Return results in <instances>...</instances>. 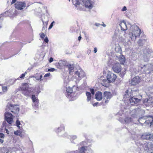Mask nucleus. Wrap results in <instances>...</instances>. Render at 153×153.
Here are the masks:
<instances>
[{
    "instance_id": "nucleus-1",
    "label": "nucleus",
    "mask_w": 153,
    "mask_h": 153,
    "mask_svg": "<svg viewBox=\"0 0 153 153\" xmlns=\"http://www.w3.org/2000/svg\"><path fill=\"white\" fill-rule=\"evenodd\" d=\"M128 25L131 26L129 36L132 41H135L136 39L139 37L141 34V30L137 25H131V24Z\"/></svg>"
},
{
    "instance_id": "nucleus-2",
    "label": "nucleus",
    "mask_w": 153,
    "mask_h": 153,
    "mask_svg": "<svg viewBox=\"0 0 153 153\" xmlns=\"http://www.w3.org/2000/svg\"><path fill=\"white\" fill-rule=\"evenodd\" d=\"M56 66H59L60 67L64 66L75 67V66H76V65H75V63L73 61L67 62L65 60H60L56 64Z\"/></svg>"
},
{
    "instance_id": "nucleus-3",
    "label": "nucleus",
    "mask_w": 153,
    "mask_h": 153,
    "mask_svg": "<svg viewBox=\"0 0 153 153\" xmlns=\"http://www.w3.org/2000/svg\"><path fill=\"white\" fill-rule=\"evenodd\" d=\"M138 121L140 123L144 122L145 124L149 125L150 124V126L153 124V118L152 116H148L147 117H143L139 118Z\"/></svg>"
},
{
    "instance_id": "nucleus-4",
    "label": "nucleus",
    "mask_w": 153,
    "mask_h": 153,
    "mask_svg": "<svg viewBox=\"0 0 153 153\" xmlns=\"http://www.w3.org/2000/svg\"><path fill=\"white\" fill-rule=\"evenodd\" d=\"M6 111H10L14 114H17L19 111V107L18 105L8 103L6 108Z\"/></svg>"
},
{
    "instance_id": "nucleus-5",
    "label": "nucleus",
    "mask_w": 153,
    "mask_h": 153,
    "mask_svg": "<svg viewBox=\"0 0 153 153\" xmlns=\"http://www.w3.org/2000/svg\"><path fill=\"white\" fill-rule=\"evenodd\" d=\"M48 47L45 45H42L41 48V53H38L36 55V57L38 60H42L46 53L47 52Z\"/></svg>"
},
{
    "instance_id": "nucleus-6",
    "label": "nucleus",
    "mask_w": 153,
    "mask_h": 153,
    "mask_svg": "<svg viewBox=\"0 0 153 153\" xmlns=\"http://www.w3.org/2000/svg\"><path fill=\"white\" fill-rule=\"evenodd\" d=\"M137 145L140 148L142 146L144 150L147 152L152 150V144L151 143H142L140 142L139 143H137Z\"/></svg>"
},
{
    "instance_id": "nucleus-7",
    "label": "nucleus",
    "mask_w": 153,
    "mask_h": 153,
    "mask_svg": "<svg viewBox=\"0 0 153 153\" xmlns=\"http://www.w3.org/2000/svg\"><path fill=\"white\" fill-rule=\"evenodd\" d=\"M153 53L151 50L147 49L144 51L143 55V59L145 62H148L149 60L150 57L152 56Z\"/></svg>"
},
{
    "instance_id": "nucleus-8",
    "label": "nucleus",
    "mask_w": 153,
    "mask_h": 153,
    "mask_svg": "<svg viewBox=\"0 0 153 153\" xmlns=\"http://www.w3.org/2000/svg\"><path fill=\"white\" fill-rule=\"evenodd\" d=\"M7 111L4 113V117L5 120L8 123L11 125L13 122V116L11 114Z\"/></svg>"
},
{
    "instance_id": "nucleus-9",
    "label": "nucleus",
    "mask_w": 153,
    "mask_h": 153,
    "mask_svg": "<svg viewBox=\"0 0 153 153\" xmlns=\"http://www.w3.org/2000/svg\"><path fill=\"white\" fill-rule=\"evenodd\" d=\"M94 1V0H82V2L86 8L90 9L93 7Z\"/></svg>"
},
{
    "instance_id": "nucleus-10",
    "label": "nucleus",
    "mask_w": 153,
    "mask_h": 153,
    "mask_svg": "<svg viewBox=\"0 0 153 153\" xmlns=\"http://www.w3.org/2000/svg\"><path fill=\"white\" fill-rule=\"evenodd\" d=\"M117 78L115 74L111 72H109L107 76V79L111 82H114Z\"/></svg>"
},
{
    "instance_id": "nucleus-11",
    "label": "nucleus",
    "mask_w": 153,
    "mask_h": 153,
    "mask_svg": "<svg viewBox=\"0 0 153 153\" xmlns=\"http://www.w3.org/2000/svg\"><path fill=\"white\" fill-rule=\"evenodd\" d=\"M26 6L25 2L20 1L17 2L15 4V7L18 10H22Z\"/></svg>"
},
{
    "instance_id": "nucleus-12",
    "label": "nucleus",
    "mask_w": 153,
    "mask_h": 153,
    "mask_svg": "<svg viewBox=\"0 0 153 153\" xmlns=\"http://www.w3.org/2000/svg\"><path fill=\"white\" fill-rule=\"evenodd\" d=\"M112 97V94L111 92L108 91L104 92L103 97L105 100H106L105 101L106 103H107L108 102V100H110Z\"/></svg>"
},
{
    "instance_id": "nucleus-13",
    "label": "nucleus",
    "mask_w": 153,
    "mask_h": 153,
    "mask_svg": "<svg viewBox=\"0 0 153 153\" xmlns=\"http://www.w3.org/2000/svg\"><path fill=\"white\" fill-rule=\"evenodd\" d=\"M153 102V97H148L145 99L143 101V103L146 106L151 105Z\"/></svg>"
},
{
    "instance_id": "nucleus-14",
    "label": "nucleus",
    "mask_w": 153,
    "mask_h": 153,
    "mask_svg": "<svg viewBox=\"0 0 153 153\" xmlns=\"http://www.w3.org/2000/svg\"><path fill=\"white\" fill-rule=\"evenodd\" d=\"M108 66L112 67H119L120 66L119 63L117 62L116 61L110 59L108 62Z\"/></svg>"
},
{
    "instance_id": "nucleus-15",
    "label": "nucleus",
    "mask_w": 153,
    "mask_h": 153,
    "mask_svg": "<svg viewBox=\"0 0 153 153\" xmlns=\"http://www.w3.org/2000/svg\"><path fill=\"white\" fill-rule=\"evenodd\" d=\"M129 100L131 104L132 105H134L135 104H137L140 100V99L136 98L133 96L131 97L129 99Z\"/></svg>"
},
{
    "instance_id": "nucleus-16",
    "label": "nucleus",
    "mask_w": 153,
    "mask_h": 153,
    "mask_svg": "<svg viewBox=\"0 0 153 153\" xmlns=\"http://www.w3.org/2000/svg\"><path fill=\"white\" fill-rule=\"evenodd\" d=\"M129 24H128V25ZM119 25L121 27V30L124 31L126 30L127 29L128 27H131V26L128 25V26H127L125 22L124 21L121 22L120 24Z\"/></svg>"
},
{
    "instance_id": "nucleus-17",
    "label": "nucleus",
    "mask_w": 153,
    "mask_h": 153,
    "mask_svg": "<svg viewBox=\"0 0 153 153\" xmlns=\"http://www.w3.org/2000/svg\"><path fill=\"white\" fill-rule=\"evenodd\" d=\"M87 147L83 146L79 149L78 151H72L71 153H83L87 151L86 148Z\"/></svg>"
},
{
    "instance_id": "nucleus-18",
    "label": "nucleus",
    "mask_w": 153,
    "mask_h": 153,
    "mask_svg": "<svg viewBox=\"0 0 153 153\" xmlns=\"http://www.w3.org/2000/svg\"><path fill=\"white\" fill-rule=\"evenodd\" d=\"M133 94H131L130 92H129L128 90H127L125 92L124 94L123 95V98L124 100L128 99L127 100H129V99L131 97Z\"/></svg>"
},
{
    "instance_id": "nucleus-19",
    "label": "nucleus",
    "mask_w": 153,
    "mask_h": 153,
    "mask_svg": "<svg viewBox=\"0 0 153 153\" xmlns=\"http://www.w3.org/2000/svg\"><path fill=\"white\" fill-rule=\"evenodd\" d=\"M140 80L139 77L138 76H136L132 79L131 84L132 85H135L139 82Z\"/></svg>"
},
{
    "instance_id": "nucleus-20",
    "label": "nucleus",
    "mask_w": 153,
    "mask_h": 153,
    "mask_svg": "<svg viewBox=\"0 0 153 153\" xmlns=\"http://www.w3.org/2000/svg\"><path fill=\"white\" fill-rule=\"evenodd\" d=\"M117 59H118L119 61L120 62V64L121 65H123L125 62V59L123 56L121 54L120 55L118 56L116 55Z\"/></svg>"
},
{
    "instance_id": "nucleus-21",
    "label": "nucleus",
    "mask_w": 153,
    "mask_h": 153,
    "mask_svg": "<svg viewBox=\"0 0 153 153\" xmlns=\"http://www.w3.org/2000/svg\"><path fill=\"white\" fill-rule=\"evenodd\" d=\"M95 99L98 101L101 100L102 98V93L100 91L97 92L95 95Z\"/></svg>"
},
{
    "instance_id": "nucleus-22",
    "label": "nucleus",
    "mask_w": 153,
    "mask_h": 153,
    "mask_svg": "<svg viewBox=\"0 0 153 153\" xmlns=\"http://www.w3.org/2000/svg\"><path fill=\"white\" fill-rule=\"evenodd\" d=\"M31 98L33 102L32 104V105L34 106H38V100L36 99L35 95H33Z\"/></svg>"
},
{
    "instance_id": "nucleus-23",
    "label": "nucleus",
    "mask_w": 153,
    "mask_h": 153,
    "mask_svg": "<svg viewBox=\"0 0 153 153\" xmlns=\"http://www.w3.org/2000/svg\"><path fill=\"white\" fill-rule=\"evenodd\" d=\"M115 51L116 53H119L120 55L121 54L122 50L118 44L115 45Z\"/></svg>"
},
{
    "instance_id": "nucleus-24",
    "label": "nucleus",
    "mask_w": 153,
    "mask_h": 153,
    "mask_svg": "<svg viewBox=\"0 0 153 153\" xmlns=\"http://www.w3.org/2000/svg\"><path fill=\"white\" fill-rule=\"evenodd\" d=\"M111 82L107 79H103L102 82V85L105 87H108V86L109 84Z\"/></svg>"
},
{
    "instance_id": "nucleus-25",
    "label": "nucleus",
    "mask_w": 153,
    "mask_h": 153,
    "mask_svg": "<svg viewBox=\"0 0 153 153\" xmlns=\"http://www.w3.org/2000/svg\"><path fill=\"white\" fill-rule=\"evenodd\" d=\"M33 91L32 88H28L27 90L23 92V93L25 95L27 96L29 95Z\"/></svg>"
},
{
    "instance_id": "nucleus-26",
    "label": "nucleus",
    "mask_w": 153,
    "mask_h": 153,
    "mask_svg": "<svg viewBox=\"0 0 153 153\" xmlns=\"http://www.w3.org/2000/svg\"><path fill=\"white\" fill-rule=\"evenodd\" d=\"M28 84L26 83H23L22 85V87L21 88V89L22 90L24 91H25L28 88Z\"/></svg>"
},
{
    "instance_id": "nucleus-27",
    "label": "nucleus",
    "mask_w": 153,
    "mask_h": 153,
    "mask_svg": "<svg viewBox=\"0 0 153 153\" xmlns=\"http://www.w3.org/2000/svg\"><path fill=\"white\" fill-rule=\"evenodd\" d=\"M141 106H142V105H140L138 108H136L134 110L136 111V114H140L141 113L144 112V110L141 108Z\"/></svg>"
},
{
    "instance_id": "nucleus-28",
    "label": "nucleus",
    "mask_w": 153,
    "mask_h": 153,
    "mask_svg": "<svg viewBox=\"0 0 153 153\" xmlns=\"http://www.w3.org/2000/svg\"><path fill=\"white\" fill-rule=\"evenodd\" d=\"M132 120L131 118L126 117L124 121H123V123L128 124L131 123Z\"/></svg>"
},
{
    "instance_id": "nucleus-29",
    "label": "nucleus",
    "mask_w": 153,
    "mask_h": 153,
    "mask_svg": "<svg viewBox=\"0 0 153 153\" xmlns=\"http://www.w3.org/2000/svg\"><path fill=\"white\" fill-rule=\"evenodd\" d=\"M9 57H5L4 56V52L0 50V60L6 59H8Z\"/></svg>"
},
{
    "instance_id": "nucleus-30",
    "label": "nucleus",
    "mask_w": 153,
    "mask_h": 153,
    "mask_svg": "<svg viewBox=\"0 0 153 153\" xmlns=\"http://www.w3.org/2000/svg\"><path fill=\"white\" fill-rule=\"evenodd\" d=\"M42 20L43 22V26L47 27V25H48V17H46L45 19H42Z\"/></svg>"
},
{
    "instance_id": "nucleus-31",
    "label": "nucleus",
    "mask_w": 153,
    "mask_h": 153,
    "mask_svg": "<svg viewBox=\"0 0 153 153\" xmlns=\"http://www.w3.org/2000/svg\"><path fill=\"white\" fill-rule=\"evenodd\" d=\"M86 95L87 97V100L88 102L90 101L91 98V93L90 92L87 91L86 93Z\"/></svg>"
},
{
    "instance_id": "nucleus-32",
    "label": "nucleus",
    "mask_w": 153,
    "mask_h": 153,
    "mask_svg": "<svg viewBox=\"0 0 153 153\" xmlns=\"http://www.w3.org/2000/svg\"><path fill=\"white\" fill-rule=\"evenodd\" d=\"M146 42V40L145 39H140L138 41V43L139 44V45L140 46H142L143 44L145 43Z\"/></svg>"
},
{
    "instance_id": "nucleus-33",
    "label": "nucleus",
    "mask_w": 153,
    "mask_h": 153,
    "mask_svg": "<svg viewBox=\"0 0 153 153\" xmlns=\"http://www.w3.org/2000/svg\"><path fill=\"white\" fill-rule=\"evenodd\" d=\"M149 132L146 133L142 135V137L143 139L149 140Z\"/></svg>"
},
{
    "instance_id": "nucleus-34",
    "label": "nucleus",
    "mask_w": 153,
    "mask_h": 153,
    "mask_svg": "<svg viewBox=\"0 0 153 153\" xmlns=\"http://www.w3.org/2000/svg\"><path fill=\"white\" fill-rule=\"evenodd\" d=\"M113 71L117 73H119L121 71V68H112Z\"/></svg>"
},
{
    "instance_id": "nucleus-35",
    "label": "nucleus",
    "mask_w": 153,
    "mask_h": 153,
    "mask_svg": "<svg viewBox=\"0 0 153 153\" xmlns=\"http://www.w3.org/2000/svg\"><path fill=\"white\" fill-rule=\"evenodd\" d=\"M16 126L18 127V128H20V125H21V126L22 125L20 123V121L19 120H17L16 121Z\"/></svg>"
},
{
    "instance_id": "nucleus-36",
    "label": "nucleus",
    "mask_w": 153,
    "mask_h": 153,
    "mask_svg": "<svg viewBox=\"0 0 153 153\" xmlns=\"http://www.w3.org/2000/svg\"><path fill=\"white\" fill-rule=\"evenodd\" d=\"M67 92L69 93H71L73 92L72 88L70 87H68L67 88Z\"/></svg>"
},
{
    "instance_id": "nucleus-37",
    "label": "nucleus",
    "mask_w": 153,
    "mask_h": 153,
    "mask_svg": "<svg viewBox=\"0 0 153 153\" xmlns=\"http://www.w3.org/2000/svg\"><path fill=\"white\" fill-rule=\"evenodd\" d=\"M27 74V72L26 71H25L24 74H22L21 76L19 77L17 79H19L20 78L21 79H24V77L25 76V75L26 74Z\"/></svg>"
},
{
    "instance_id": "nucleus-38",
    "label": "nucleus",
    "mask_w": 153,
    "mask_h": 153,
    "mask_svg": "<svg viewBox=\"0 0 153 153\" xmlns=\"http://www.w3.org/2000/svg\"><path fill=\"white\" fill-rule=\"evenodd\" d=\"M149 140H153V133H149Z\"/></svg>"
},
{
    "instance_id": "nucleus-39",
    "label": "nucleus",
    "mask_w": 153,
    "mask_h": 153,
    "mask_svg": "<svg viewBox=\"0 0 153 153\" xmlns=\"http://www.w3.org/2000/svg\"><path fill=\"white\" fill-rule=\"evenodd\" d=\"M17 79H12L9 80V82L11 85H12L14 83Z\"/></svg>"
},
{
    "instance_id": "nucleus-40",
    "label": "nucleus",
    "mask_w": 153,
    "mask_h": 153,
    "mask_svg": "<svg viewBox=\"0 0 153 153\" xmlns=\"http://www.w3.org/2000/svg\"><path fill=\"white\" fill-rule=\"evenodd\" d=\"M21 133L19 130H17L14 132V134L16 135H19L20 136Z\"/></svg>"
},
{
    "instance_id": "nucleus-41",
    "label": "nucleus",
    "mask_w": 153,
    "mask_h": 153,
    "mask_svg": "<svg viewBox=\"0 0 153 153\" xmlns=\"http://www.w3.org/2000/svg\"><path fill=\"white\" fill-rule=\"evenodd\" d=\"M73 4L76 5L77 6L78 5H79L80 4L79 2L78 1V0H76V1H73Z\"/></svg>"
},
{
    "instance_id": "nucleus-42",
    "label": "nucleus",
    "mask_w": 153,
    "mask_h": 153,
    "mask_svg": "<svg viewBox=\"0 0 153 153\" xmlns=\"http://www.w3.org/2000/svg\"><path fill=\"white\" fill-rule=\"evenodd\" d=\"M3 16V14H1L0 15V28H1V25L3 20V19L2 18Z\"/></svg>"
},
{
    "instance_id": "nucleus-43",
    "label": "nucleus",
    "mask_w": 153,
    "mask_h": 153,
    "mask_svg": "<svg viewBox=\"0 0 153 153\" xmlns=\"http://www.w3.org/2000/svg\"><path fill=\"white\" fill-rule=\"evenodd\" d=\"M2 89L3 92H6L7 90V86H2Z\"/></svg>"
},
{
    "instance_id": "nucleus-44",
    "label": "nucleus",
    "mask_w": 153,
    "mask_h": 153,
    "mask_svg": "<svg viewBox=\"0 0 153 153\" xmlns=\"http://www.w3.org/2000/svg\"><path fill=\"white\" fill-rule=\"evenodd\" d=\"M40 37L42 39H44L45 37V34L43 33H41L40 34Z\"/></svg>"
},
{
    "instance_id": "nucleus-45",
    "label": "nucleus",
    "mask_w": 153,
    "mask_h": 153,
    "mask_svg": "<svg viewBox=\"0 0 153 153\" xmlns=\"http://www.w3.org/2000/svg\"><path fill=\"white\" fill-rule=\"evenodd\" d=\"M71 142H72V140H74L76 139L77 138V136L76 135H73L71 136Z\"/></svg>"
},
{
    "instance_id": "nucleus-46",
    "label": "nucleus",
    "mask_w": 153,
    "mask_h": 153,
    "mask_svg": "<svg viewBox=\"0 0 153 153\" xmlns=\"http://www.w3.org/2000/svg\"><path fill=\"white\" fill-rule=\"evenodd\" d=\"M10 13V11H6L4 13V14H2L3 15V16L4 15V16H8L9 15V13ZM3 16H2V17Z\"/></svg>"
},
{
    "instance_id": "nucleus-47",
    "label": "nucleus",
    "mask_w": 153,
    "mask_h": 153,
    "mask_svg": "<svg viewBox=\"0 0 153 153\" xmlns=\"http://www.w3.org/2000/svg\"><path fill=\"white\" fill-rule=\"evenodd\" d=\"M55 23L54 21H53L51 22V24L50 25L49 27L48 28V29H51L52 27L53 26V24L54 23Z\"/></svg>"
},
{
    "instance_id": "nucleus-48",
    "label": "nucleus",
    "mask_w": 153,
    "mask_h": 153,
    "mask_svg": "<svg viewBox=\"0 0 153 153\" xmlns=\"http://www.w3.org/2000/svg\"><path fill=\"white\" fill-rule=\"evenodd\" d=\"M64 129V127L63 126H62L61 127H60V128H58V130H57L56 131V132H59V130L60 129V130H63Z\"/></svg>"
},
{
    "instance_id": "nucleus-49",
    "label": "nucleus",
    "mask_w": 153,
    "mask_h": 153,
    "mask_svg": "<svg viewBox=\"0 0 153 153\" xmlns=\"http://www.w3.org/2000/svg\"><path fill=\"white\" fill-rule=\"evenodd\" d=\"M112 38L114 40H115L116 39H117V34L116 33H115L114 35L112 37Z\"/></svg>"
},
{
    "instance_id": "nucleus-50",
    "label": "nucleus",
    "mask_w": 153,
    "mask_h": 153,
    "mask_svg": "<svg viewBox=\"0 0 153 153\" xmlns=\"http://www.w3.org/2000/svg\"><path fill=\"white\" fill-rule=\"evenodd\" d=\"M74 68H69V74H71V72H72V70H73Z\"/></svg>"
},
{
    "instance_id": "nucleus-51",
    "label": "nucleus",
    "mask_w": 153,
    "mask_h": 153,
    "mask_svg": "<svg viewBox=\"0 0 153 153\" xmlns=\"http://www.w3.org/2000/svg\"><path fill=\"white\" fill-rule=\"evenodd\" d=\"M55 70V69L53 68H51L48 69V71L49 72H53Z\"/></svg>"
},
{
    "instance_id": "nucleus-52",
    "label": "nucleus",
    "mask_w": 153,
    "mask_h": 153,
    "mask_svg": "<svg viewBox=\"0 0 153 153\" xmlns=\"http://www.w3.org/2000/svg\"><path fill=\"white\" fill-rule=\"evenodd\" d=\"M75 74L77 75L79 77H80V72L78 71H76L75 72Z\"/></svg>"
},
{
    "instance_id": "nucleus-53",
    "label": "nucleus",
    "mask_w": 153,
    "mask_h": 153,
    "mask_svg": "<svg viewBox=\"0 0 153 153\" xmlns=\"http://www.w3.org/2000/svg\"><path fill=\"white\" fill-rule=\"evenodd\" d=\"M4 134L2 133H0V138L4 139Z\"/></svg>"
},
{
    "instance_id": "nucleus-54",
    "label": "nucleus",
    "mask_w": 153,
    "mask_h": 153,
    "mask_svg": "<svg viewBox=\"0 0 153 153\" xmlns=\"http://www.w3.org/2000/svg\"><path fill=\"white\" fill-rule=\"evenodd\" d=\"M47 27H45V26H43L42 31L43 32H45V31L46 30Z\"/></svg>"
},
{
    "instance_id": "nucleus-55",
    "label": "nucleus",
    "mask_w": 153,
    "mask_h": 153,
    "mask_svg": "<svg viewBox=\"0 0 153 153\" xmlns=\"http://www.w3.org/2000/svg\"><path fill=\"white\" fill-rule=\"evenodd\" d=\"M90 91L91 92V93L92 95H94V89H90Z\"/></svg>"
},
{
    "instance_id": "nucleus-56",
    "label": "nucleus",
    "mask_w": 153,
    "mask_h": 153,
    "mask_svg": "<svg viewBox=\"0 0 153 153\" xmlns=\"http://www.w3.org/2000/svg\"><path fill=\"white\" fill-rule=\"evenodd\" d=\"M44 41L46 43L48 42L49 40L47 37H46L44 39Z\"/></svg>"
},
{
    "instance_id": "nucleus-57",
    "label": "nucleus",
    "mask_w": 153,
    "mask_h": 153,
    "mask_svg": "<svg viewBox=\"0 0 153 153\" xmlns=\"http://www.w3.org/2000/svg\"><path fill=\"white\" fill-rule=\"evenodd\" d=\"M51 74L50 73H48L45 74V75H44V77H48Z\"/></svg>"
},
{
    "instance_id": "nucleus-58",
    "label": "nucleus",
    "mask_w": 153,
    "mask_h": 153,
    "mask_svg": "<svg viewBox=\"0 0 153 153\" xmlns=\"http://www.w3.org/2000/svg\"><path fill=\"white\" fill-rule=\"evenodd\" d=\"M43 76L42 75H40L39 78V79L40 81H41L43 80V78H42Z\"/></svg>"
},
{
    "instance_id": "nucleus-59",
    "label": "nucleus",
    "mask_w": 153,
    "mask_h": 153,
    "mask_svg": "<svg viewBox=\"0 0 153 153\" xmlns=\"http://www.w3.org/2000/svg\"><path fill=\"white\" fill-rule=\"evenodd\" d=\"M127 10L126 7V6H124L123 9L121 10L122 11H124L126 10Z\"/></svg>"
},
{
    "instance_id": "nucleus-60",
    "label": "nucleus",
    "mask_w": 153,
    "mask_h": 153,
    "mask_svg": "<svg viewBox=\"0 0 153 153\" xmlns=\"http://www.w3.org/2000/svg\"><path fill=\"white\" fill-rule=\"evenodd\" d=\"M53 60V59L52 57H50L49 58V62L50 63L52 62Z\"/></svg>"
},
{
    "instance_id": "nucleus-61",
    "label": "nucleus",
    "mask_w": 153,
    "mask_h": 153,
    "mask_svg": "<svg viewBox=\"0 0 153 153\" xmlns=\"http://www.w3.org/2000/svg\"><path fill=\"white\" fill-rule=\"evenodd\" d=\"M7 123L6 122V121H4L2 123V125L3 126H7Z\"/></svg>"
},
{
    "instance_id": "nucleus-62",
    "label": "nucleus",
    "mask_w": 153,
    "mask_h": 153,
    "mask_svg": "<svg viewBox=\"0 0 153 153\" xmlns=\"http://www.w3.org/2000/svg\"><path fill=\"white\" fill-rule=\"evenodd\" d=\"M33 40V39L31 38L30 40H29L27 41V42L28 43L31 42Z\"/></svg>"
},
{
    "instance_id": "nucleus-63",
    "label": "nucleus",
    "mask_w": 153,
    "mask_h": 153,
    "mask_svg": "<svg viewBox=\"0 0 153 153\" xmlns=\"http://www.w3.org/2000/svg\"><path fill=\"white\" fill-rule=\"evenodd\" d=\"M32 77L35 78L36 79V80H37L38 81H39V78L38 77V76H33Z\"/></svg>"
},
{
    "instance_id": "nucleus-64",
    "label": "nucleus",
    "mask_w": 153,
    "mask_h": 153,
    "mask_svg": "<svg viewBox=\"0 0 153 153\" xmlns=\"http://www.w3.org/2000/svg\"><path fill=\"white\" fill-rule=\"evenodd\" d=\"M95 25L96 26H97V27H99V26L100 25H101V24H99V23H96L95 24Z\"/></svg>"
}]
</instances>
